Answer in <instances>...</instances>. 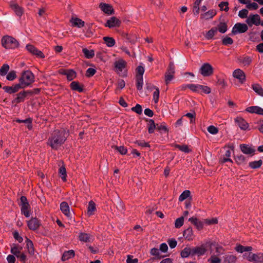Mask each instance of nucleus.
Returning <instances> with one entry per match:
<instances>
[{
    "instance_id": "1",
    "label": "nucleus",
    "mask_w": 263,
    "mask_h": 263,
    "mask_svg": "<svg viewBox=\"0 0 263 263\" xmlns=\"http://www.w3.org/2000/svg\"><path fill=\"white\" fill-rule=\"evenodd\" d=\"M67 133L64 129L55 130L48 140V145L52 149H58L65 141Z\"/></svg>"
},
{
    "instance_id": "2",
    "label": "nucleus",
    "mask_w": 263,
    "mask_h": 263,
    "mask_svg": "<svg viewBox=\"0 0 263 263\" xmlns=\"http://www.w3.org/2000/svg\"><path fill=\"white\" fill-rule=\"evenodd\" d=\"M34 81V76L33 73L30 70H26L22 72L18 84L22 89L31 85Z\"/></svg>"
},
{
    "instance_id": "3",
    "label": "nucleus",
    "mask_w": 263,
    "mask_h": 263,
    "mask_svg": "<svg viewBox=\"0 0 263 263\" xmlns=\"http://www.w3.org/2000/svg\"><path fill=\"white\" fill-rule=\"evenodd\" d=\"M208 248H210V251L213 248H214L215 249H216L218 252V245L214 242H211L210 241H206L200 246L193 249V253L197 254L199 256L202 255L206 252Z\"/></svg>"
},
{
    "instance_id": "4",
    "label": "nucleus",
    "mask_w": 263,
    "mask_h": 263,
    "mask_svg": "<svg viewBox=\"0 0 263 263\" xmlns=\"http://www.w3.org/2000/svg\"><path fill=\"white\" fill-rule=\"evenodd\" d=\"M2 46L6 49H13L19 46L18 42L13 37L5 35L1 39Z\"/></svg>"
},
{
    "instance_id": "5",
    "label": "nucleus",
    "mask_w": 263,
    "mask_h": 263,
    "mask_svg": "<svg viewBox=\"0 0 263 263\" xmlns=\"http://www.w3.org/2000/svg\"><path fill=\"white\" fill-rule=\"evenodd\" d=\"M243 257L249 261H253L255 263H263V254L262 253L252 254L251 252L245 253L243 254Z\"/></svg>"
},
{
    "instance_id": "6",
    "label": "nucleus",
    "mask_w": 263,
    "mask_h": 263,
    "mask_svg": "<svg viewBox=\"0 0 263 263\" xmlns=\"http://www.w3.org/2000/svg\"><path fill=\"white\" fill-rule=\"evenodd\" d=\"M221 247L218 246V252L215 249L216 254L214 252L213 249L210 251L211 256L208 259V263H220L221 261V258L219 257V255L221 254L220 249Z\"/></svg>"
},
{
    "instance_id": "7",
    "label": "nucleus",
    "mask_w": 263,
    "mask_h": 263,
    "mask_svg": "<svg viewBox=\"0 0 263 263\" xmlns=\"http://www.w3.org/2000/svg\"><path fill=\"white\" fill-rule=\"evenodd\" d=\"M246 22L249 26L253 25L258 26L260 24V17L258 14H250L247 17Z\"/></svg>"
},
{
    "instance_id": "8",
    "label": "nucleus",
    "mask_w": 263,
    "mask_h": 263,
    "mask_svg": "<svg viewBox=\"0 0 263 263\" xmlns=\"http://www.w3.org/2000/svg\"><path fill=\"white\" fill-rule=\"evenodd\" d=\"M115 71L118 74H120L121 72L124 69L126 66V62L122 59H120L114 62Z\"/></svg>"
},
{
    "instance_id": "9",
    "label": "nucleus",
    "mask_w": 263,
    "mask_h": 263,
    "mask_svg": "<svg viewBox=\"0 0 263 263\" xmlns=\"http://www.w3.org/2000/svg\"><path fill=\"white\" fill-rule=\"evenodd\" d=\"M200 73L204 77L211 76L213 72L212 66L209 63H204L200 68Z\"/></svg>"
},
{
    "instance_id": "10",
    "label": "nucleus",
    "mask_w": 263,
    "mask_h": 263,
    "mask_svg": "<svg viewBox=\"0 0 263 263\" xmlns=\"http://www.w3.org/2000/svg\"><path fill=\"white\" fill-rule=\"evenodd\" d=\"M233 77L238 80L239 82L243 84L246 80V76L245 73L242 70L238 68L235 69L233 72Z\"/></svg>"
},
{
    "instance_id": "11",
    "label": "nucleus",
    "mask_w": 263,
    "mask_h": 263,
    "mask_svg": "<svg viewBox=\"0 0 263 263\" xmlns=\"http://www.w3.org/2000/svg\"><path fill=\"white\" fill-rule=\"evenodd\" d=\"M248 29V26L243 23H236L232 29V33L234 34L238 33H242L247 31Z\"/></svg>"
},
{
    "instance_id": "12",
    "label": "nucleus",
    "mask_w": 263,
    "mask_h": 263,
    "mask_svg": "<svg viewBox=\"0 0 263 263\" xmlns=\"http://www.w3.org/2000/svg\"><path fill=\"white\" fill-rule=\"evenodd\" d=\"M121 21L115 16H112L108 19L104 26L109 28L119 27L121 25Z\"/></svg>"
},
{
    "instance_id": "13",
    "label": "nucleus",
    "mask_w": 263,
    "mask_h": 263,
    "mask_svg": "<svg viewBox=\"0 0 263 263\" xmlns=\"http://www.w3.org/2000/svg\"><path fill=\"white\" fill-rule=\"evenodd\" d=\"M175 73V67L172 63H170L168 68L166 72L165 76V80L166 84H168L174 77Z\"/></svg>"
},
{
    "instance_id": "14",
    "label": "nucleus",
    "mask_w": 263,
    "mask_h": 263,
    "mask_svg": "<svg viewBox=\"0 0 263 263\" xmlns=\"http://www.w3.org/2000/svg\"><path fill=\"white\" fill-rule=\"evenodd\" d=\"M99 7L102 11L107 15H111L115 13L113 7L110 4L101 3L99 5Z\"/></svg>"
},
{
    "instance_id": "15",
    "label": "nucleus",
    "mask_w": 263,
    "mask_h": 263,
    "mask_svg": "<svg viewBox=\"0 0 263 263\" xmlns=\"http://www.w3.org/2000/svg\"><path fill=\"white\" fill-rule=\"evenodd\" d=\"M26 49L29 52L32 54L35 55L39 58L42 59L45 58V55L43 53L32 45H27L26 46Z\"/></svg>"
},
{
    "instance_id": "16",
    "label": "nucleus",
    "mask_w": 263,
    "mask_h": 263,
    "mask_svg": "<svg viewBox=\"0 0 263 263\" xmlns=\"http://www.w3.org/2000/svg\"><path fill=\"white\" fill-rule=\"evenodd\" d=\"M27 225L30 230L35 231L39 228L41 223L37 218H32L27 221Z\"/></svg>"
},
{
    "instance_id": "17",
    "label": "nucleus",
    "mask_w": 263,
    "mask_h": 263,
    "mask_svg": "<svg viewBox=\"0 0 263 263\" xmlns=\"http://www.w3.org/2000/svg\"><path fill=\"white\" fill-rule=\"evenodd\" d=\"M60 210L63 214H64L67 217H71L70 207L66 202L63 201L61 203Z\"/></svg>"
},
{
    "instance_id": "18",
    "label": "nucleus",
    "mask_w": 263,
    "mask_h": 263,
    "mask_svg": "<svg viewBox=\"0 0 263 263\" xmlns=\"http://www.w3.org/2000/svg\"><path fill=\"white\" fill-rule=\"evenodd\" d=\"M252 57L248 55H243L238 59L239 64L242 66H248L252 63Z\"/></svg>"
},
{
    "instance_id": "19",
    "label": "nucleus",
    "mask_w": 263,
    "mask_h": 263,
    "mask_svg": "<svg viewBox=\"0 0 263 263\" xmlns=\"http://www.w3.org/2000/svg\"><path fill=\"white\" fill-rule=\"evenodd\" d=\"M246 110L250 113L263 115V108L258 106L249 107L246 108Z\"/></svg>"
},
{
    "instance_id": "20",
    "label": "nucleus",
    "mask_w": 263,
    "mask_h": 263,
    "mask_svg": "<svg viewBox=\"0 0 263 263\" xmlns=\"http://www.w3.org/2000/svg\"><path fill=\"white\" fill-rule=\"evenodd\" d=\"M21 89L22 88L18 84H16L12 86H4L3 87L5 91L10 94L16 92Z\"/></svg>"
},
{
    "instance_id": "21",
    "label": "nucleus",
    "mask_w": 263,
    "mask_h": 263,
    "mask_svg": "<svg viewBox=\"0 0 263 263\" xmlns=\"http://www.w3.org/2000/svg\"><path fill=\"white\" fill-rule=\"evenodd\" d=\"M11 8L15 12V14L19 16H21L23 14V9L17 4L14 2L10 3Z\"/></svg>"
},
{
    "instance_id": "22",
    "label": "nucleus",
    "mask_w": 263,
    "mask_h": 263,
    "mask_svg": "<svg viewBox=\"0 0 263 263\" xmlns=\"http://www.w3.org/2000/svg\"><path fill=\"white\" fill-rule=\"evenodd\" d=\"M62 74L66 76L67 79L68 81H71L76 77V72L72 69L64 70L62 72Z\"/></svg>"
},
{
    "instance_id": "23",
    "label": "nucleus",
    "mask_w": 263,
    "mask_h": 263,
    "mask_svg": "<svg viewBox=\"0 0 263 263\" xmlns=\"http://www.w3.org/2000/svg\"><path fill=\"white\" fill-rule=\"evenodd\" d=\"M235 122L237 123L238 126L242 130H246L248 129L249 125L248 123L242 118L237 117L235 120Z\"/></svg>"
},
{
    "instance_id": "24",
    "label": "nucleus",
    "mask_w": 263,
    "mask_h": 263,
    "mask_svg": "<svg viewBox=\"0 0 263 263\" xmlns=\"http://www.w3.org/2000/svg\"><path fill=\"white\" fill-rule=\"evenodd\" d=\"M23 248L18 245L13 244L11 248V253L16 257L22 252Z\"/></svg>"
},
{
    "instance_id": "25",
    "label": "nucleus",
    "mask_w": 263,
    "mask_h": 263,
    "mask_svg": "<svg viewBox=\"0 0 263 263\" xmlns=\"http://www.w3.org/2000/svg\"><path fill=\"white\" fill-rule=\"evenodd\" d=\"M72 25L78 28H82L85 25V22L78 17H72L70 20Z\"/></svg>"
},
{
    "instance_id": "26",
    "label": "nucleus",
    "mask_w": 263,
    "mask_h": 263,
    "mask_svg": "<svg viewBox=\"0 0 263 263\" xmlns=\"http://www.w3.org/2000/svg\"><path fill=\"white\" fill-rule=\"evenodd\" d=\"M241 152L245 154H253L254 150L248 145L241 144L240 145Z\"/></svg>"
},
{
    "instance_id": "27",
    "label": "nucleus",
    "mask_w": 263,
    "mask_h": 263,
    "mask_svg": "<svg viewBox=\"0 0 263 263\" xmlns=\"http://www.w3.org/2000/svg\"><path fill=\"white\" fill-rule=\"evenodd\" d=\"M96 211V207L95 203L91 200L88 203V206L87 208V214L89 216L94 214L95 212Z\"/></svg>"
},
{
    "instance_id": "28",
    "label": "nucleus",
    "mask_w": 263,
    "mask_h": 263,
    "mask_svg": "<svg viewBox=\"0 0 263 263\" xmlns=\"http://www.w3.org/2000/svg\"><path fill=\"white\" fill-rule=\"evenodd\" d=\"M29 93H31V92L28 91H23L19 92L17 95V97L15 99L16 102L20 103L24 101L26 97L29 95Z\"/></svg>"
},
{
    "instance_id": "29",
    "label": "nucleus",
    "mask_w": 263,
    "mask_h": 263,
    "mask_svg": "<svg viewBox=\"0 0 263 263\" xmlns=\"http://www.w3.org/2000/svg\"><path fill=\"white\" fill-rule=\"evenodd\" d=\"M231 152L230 150H227L221 158V162L222 163H226L227 162H232V160L231 159Z\"/></svg>"
},
{
    "instance_id": "30",
    "label": "nucleus",
    "mask_w": 263,
    "mask_h": 263,
    "mask_svg": "<svg viewBox=\"0 0 263 263\" xmlns=\"http://www.w3.org/2000/svg\"><path fill=\"white\" fill-rule=\"evenodd\" d=\"M21 213L26 217H29L30 216V211L29 204H25L21 206Z\"/></svg>"
},
{
    "instance_id": "31",
    "label": "nucleus",
    "mask_w": 263,
    "mask_h": 263,
    "mask_svg": "<svg viewBox=\"0 0 263 263\" xmlns=\"http://www.w3.org/2000/svg\"><path fill=\"white\" fill-rule=\"evenodd\" d=\"M200 87V85L199 84H189L185 85L183 86V88H189L191 91L194 92L198 93L199 88Z\"/></svg>"
},
{
    "instance_id": "32",
    "label": "nucleus",
    "mask_w": 263,
    "mask_h": 263,
    "mask_svg": "<svg viewBox=\"0 0 263 263\" xmlns=\"http://www.w3.org/2000/svg\"><path fill=\"white\" fill-rule=\"evenodd\" d=\"M189 220L195 224L199 230L201 229L203 227L204 223H205L204 222L200 221L193 217L189 218Z\"/></svg>"
},
{
    "instance_id": "33",
    "label": "nucleus",
    "mask_w": 263,
    "mask_h": 263,
    "mask_svg": "<svg viewBox=\"0 0 263 263\" xmlns=\"http://www.w3.org/2000/svg\"><path fill=\"white\" fill-rule=\"evenodd\" d=\"M216 14L214 10H209L201 15V17L202 19L209 20L212 18Z\"/></svg>"
},
{
    "instance_id": "34",
    "label": "nucleus",
    "mask_w": 263,
    "mask_h": 263,
    "mask_svg": "<svg viewBox=\"0 0 263 263\" xmlns=\"http://www.w3.org/2000/svg\"><path fill=\"white\" fill-rule=\"evenodd\" d=\"M70 87L73 90H76L79 92H82L83 91V86L77 81H73L70 84Z\"/></svg>"
},
{
    "instance_id": "35",
    "label": "nucleus",
    "mask_w": 263,
    "mask_h": 263,
    "mask_svg": "<svg viewBox=\"0 0 263 263\" xmlns=\"http://www.w3.org/2000/svg\"><path fill=\"white\" fill-rule=\"evenodd\" d=\"M74 256V252L73 250H69L65 252L62 257V259L63 261L67 260L69 258H72Z\"/></svg>"
},
{
    "instance_id": "36",
    "label": "nucleus",
    "mask_w": 263,
    "mask_h": 263,
    "mask_svg": "<svg viewBox=\"0 0 263 263\" xmlns=\"http://www.w3.org/2000/svg\"><path fill=\"white\" fill-rule=\"evenodd\" d=\"M183 236L186 239L188 240H192L193 238L192 229L189 228L184 230L183 232Z\"/></svg>"
},
{
    "instance_id": "37",
    "label": "nucleus",
    "mask_w": 263,
    "mask_h": 263,
    "mask_svg": "<svg viewBox=\"0 0 263 263\" xmlns=\"http://www.w3.org/2000/svg\"><path fill=\"white\" fill-rule=\"evenodd\" d=\"M103 40L107 46L109 47L114 46L116 43L115 40L111 37L105 36L103 38Z\"/></svg>"
},
{
    "instance_id": "38",
    "label": "nucleus",
    "mask_w": 263,
    "mask_h": 263,
    "mask_svg": "<svg viewBox=\"0 0 263 263\" xmlns=\"http://www.w3.org/2000/svg\"><path fill=\"white\" fill-rule=\"evenodd\" d=\"M262 164V161L261 160H259L249 162V166L252 169H256L259 168Z\"/></svg>"
},
{
    "instance_id": "39",
    "label": "nucleus",
    "mask_w": 263,
    "mask_h": 263,
    "mask_svg": "<svg viewBox=\"0 0 263 263\" xmlns=\"http://www.w3.org/2000/svg\"><path fill=\"white\" fill-rule=\"evenodd\" d=\"M26 248L28 250V252L29 254L31 255H32L34 254V248H33V245L32 242L28 239V238L26 239Z\"/></svg>"
},
{
    "instance_id": "40",
    "label": "nucleus",
    "mask_w": 263,
    "mask_h": 263,
    "mask_svg": "<svg viewBox=\"0 0 263 263\" xmlns=\"http://www.w3.org/2000/svg\"><path fill=\"white\" fill-rule=\"evenodd\" d=\"M217 32L216 28H213L210 29L205 35V37L207 40H211L213 38V36L216 34Z\"/></svg>"
},
{
    "instance_id": "41",
    "label": "nucleus",
    "mask_w": 263,
    "mask_h": 263,
    "mask_svg": "<svg viewBox=\"0 0 263 263\" xmlns=\"http://www.w3.org/2000/svg\"><path fill=\"white\" fill-rule=\"evenodd\" d=\"M237 252L243 253V252L251 251L252 249L251 247H243L240 245H237L235 248Z\"/></svg>"
},
{
    "instance_id": "42",
    "label": "nucleus",
    "mask_w": 263,
    "mask_h": 263,
    "mask_svg": "<svg viewBox=\"0 0 263 263\" xmlns=\"http://www.w3.org/2000/svg\"><path fill=\"white\" fill-rule=\"evenodd\" d=\"M236 257L233 255H227L224 258L223 263H235Z\"/></svg>"
},
{
    "instance_id": "43",
    "label": "nucleus",
    "mask_w": 263,
    "mask_h": 263,
    "mask_svg": "<svg viewBox=\"0 0 263 263\" xmlns=\"http://www.w3.org/2000/svg\"><path fill=\"white\" fill-rule=\"evenodd\" d=\"M85 57L87 59H91L95 55V52L93 50H88L87 48H83L82 50Z\"/></svg>"
},
{
    "instance_id": "44",
    "label": "nucleus",
    "mask_w": 263,
    "mask_h": 263,
    "mask_svg": "<svg viewBox=\"0 0 263 263\" xmlns=\"http://www.w3.org/2000/svg\"><path fill=\"white\" fill-rule=\"evenodd\" d=\"M90 238V235L87 233H81L79 235V239L81 241L85 242H89Z\"/></svg>"
},
{
    "instance_id": "45",
    "label": "nucleus",
    "mask_w": 263,
    "mask_h": 263,
    "mask_svg": "<svg viewBox=\"0 0 263 263\" xmlns=\"http://www.w3.org/2000/svg\"><path fill=\"white\" fill-rule=\"evenodd\" d=\"M186 200H192V197L189 190H185L182 192V202Z\"/></svg>"
},
{
    "instance_id": "46",
    "label": "nucleus",
    "mask_w": 263,
    "mask_h": 263,
    "mask_svg": "<svg viewBox=\"0 0 263 263\" xmlns=\"http://www.w3.org/2000/svg\"><path fill=\"white\" fill-rule=\"evenodd\" d=\"M157 125H155L154 121L151 119L149 120L148 123V133L150 134L153 133Z\"/></svg>"
},
{
    "instance_id": "47",
    "label": "nucleus",
    "mask_w": 263,
    "mask_h": 263,
    "mask_svg": "<svg viewBox=\"0 0 263 263\" xmlns=\"http://www.w3.org/2000/svg\"><path fill=\"white\" fill-rule=\"evenodd\" d=\"M218 6L220 8V10L221 11H224L226 12H227L229 10V3L227 2H220Z\"/></svg>"
},
{
    "instance_id": "48",
    "label": "nucleus",
    "mask_w": 263,
    "mask_h": 263,
    "mask_svg": "<svg viewBox=\"0 0 263 263\" xmlns=\"http://www.w3.org/2000/svg\"><path fill=\"white\" fill-rule=\"evenodd\" d=\"M143 77L136 76V87L138 90H141L143 86Z\"/></svg>"
},
{
    "instance_id": "49",
    "label": "nucleus",
    "mask_w": 263,
    "mask_h": 263,
    "mask_svg": "<svg viewBox=\"0 0 263 263\" xmlns=\"http://www.w3.org/2000/svg\"><path fill=\"white\" fill-rule=\"evenodd\" d=\"M10 69L9 66L7 64H4L0 68V75L5 76Z\"/></svg>"
},
{
    "instance_id": "50",
    "label": "nucleus",
    "mask_w": 263,
    "mask_h": 263,
    "mask_svg": "<svg viewBox=\"0 0 263 263\" xmlns=\"http://www.w3.org/2000/svg\"><path fill=\"white\" fill-rule=\"evenodd\" d=\"M211 90L209 87L205 85H200V87L199 88L198 93L203 92L206 94H209L211 92Z\"/></svg>"
},
{
    "instance_id": "51",
    "label": "nucleus",
    "mask_w": 263,
    "mask_h": 263,
    "mask_svg": "<svg viewBox=\"0 0 263 263\" xmlns=\"http://www.w3.org/2000/svg\"><path fill=\"white\" fill-rule=\"evenodd\" d=\"M253 89L258 95L263 96V89L260 85L257 84L253 85Z\"/></svg>"
},
{
    "instance_id": "52",
    "label": "nucleus",
    "mask_w": 263,
    "mask_h": 263,
    "mask_svg": "<svg viewBox=\"0 0 263 263\" xmlns=\"http://www.w3.org/2000/svg\"><path fill=\"white\" fill-rule=\"evenodd\" d=\"M217 29L220 33H224L227 31V26L226 24L221 23L218 25Z\"/></svg>"
},
{
    "instance_id": "53",
    "label": "nucleus",
    "mask_w": 263,
    "mask_h": 263,
    "mask_svg": "<svg viewBox=\"0 0 263 263\" xmlns=\"http://www.w3.org/2000/svg\"><path fill=\"white\" fill-rule=\"evenodd\" d=\"M59 173L61 175L62 180L65 182L66 181V172L64 166H62L60 168Z\"/></svg>"
},
{
    "instance_id": "54",
    "label": "nucleus",
    "mask_w": 263,
    "mask_h": 263,
    "mask_svg": "<svg viewBox=\"0 0 263 263\" xmlns=\"http://www.w3.org/2000/svg\"><path fill=\"white\" fill-rule=\"evenodd\" d=\"M154 88L155 90L153 93V100L155 103H157L159 101L160 91L158 87H154Z\"/></svg>"
},
{
    "instance_id": "55",
    "label": "nucleus",
    "mask_w": 263,
    "mask_h": 263,
    "mask_svg": "<svg viewBox=\"0 0 263 263\" xmlns=\"http://www.w3.org/2000/svg\"><path fill=\"white\" fill-rule=\"evenodd\" d=\"M182 76L185 81H190L195 77L194 74L192 72H185L182 74Z\"/></svg>"
},
{
    "instance_id": "56",
    "label": "nucleus",
    "mask_w": 263,
    "mask_h": 263,
    "mask_svg": "<svg viewBox=\"0 0 263 263\" xmlns=\"http://www.w3.org/2000/svg\"><path fill=\"white\" fill-rule=\"evenodd\" d=\"M113 147L117 150L121 155H125L127 152V148L123 146H114Z\"/></svg>"
},
{
    "instance_id": "57",
    "label": "nucleus",
    "mask_w": 263,
    "mask_h": 263,
    "mask_svg": "<svg viewBox=\"0 0 263 263\" xmlns=\"http://www.w3.org/2000/svg\"><path fill=\"white\" fill-rule=\"evenodd\" d=\"M16 78V71L14 70L10 71L7 75V79L9 81H13Z\"/></svg>"
},
{
    "instance_id": "58",
    "label": "nucleus",
    "mask_w": 263,
    "mask_h": 263,
    "mask_svg": "<svg viewBox=\"0 0 263 263\" xmlns=\"http://www.w3.org/2000/svg\"><path fill=\"white\" fill-rule=\"evenodd\" d=\"M193 252V250H192L190 248H185L182 251V257H187L189 255Z\"/></svg>"
},
{
    "instance_id": "59",
    "label": "nucleus",
    "mask_w": 263,
    "mask_h": 263,
    "mask_svg": "<svg viewBox=\"0 0 263 263\" xmlns=\"http://www.w3.org/2000/svg\"><path fill=\"white\" fill-rule=\"evenodd\" d=\"M208 131L212 135H215L218 133V129L213 125H211L208 127Z\"/></svg>"
},
{
    "instance_id": "60",
    "label": "nucleus",
    "mask_w": 263,
    "mask_h": 263,
    "mask_svg": "<svg viewBox=\"0 0 263 263\" xmlns=\"http://www.w3.org/2000/svg\"><path fill=\"white\" fill-rule=\"evenodd\" d=\"M248 14V11L247 9H243L240 10L238 12V16L242 18L247 17Z\"/></svg>"
},
{
    "instance_id": "61",
    "label": "nucleus",
    "mask_w": 263,
    "mask_h": 263,
    "mask_svg": "<svg viewBox=\"0 0 263 263\" xmlns=\"http://www.w3.org/2000/svg\"><path fill=\"white\" fill-rule=\"evenodd\" d=\"M218 222L217 219L216 218H212L210 219H206L204 220V222L205 224L210 225L217 223Z\"/></svg>"
},
{
    "instance_id": "62",
    "label": "nucleus",
    "mask_w": 263,
    "mask_h": 263,
    "mask_svg": "<svg viewBox=\"0 0 263 263\" xmlns=\"http://www.w3.org/2000/svg\"><path fill=\"white\" fill-rule=\"evenodd\" d=\"M247 8L249 10H256L258 8V6L256 3L249 2L246 6Z\"/></svg>"
},
{
    "instance_id": "63",
    "label": "nucleus",
    "mask_w": 263,
    "mask_h": 263,
    "mask_svg": "<svg viewBox=\"0 0 263 263\" xmlns=\"http://www.w3.org/2000/svg\"><path fill=\"white\" fill-rule=\"evenodd\" d=\"M233 43V40L230 37L226 36L222 39V44L225 45H231Z\"/></svg>"
},
{
    "instance_id": "64",
    "label": "nucleus",
    "mask_w": 263,
    "mask_h": 263,
    "mask_svg": "<svg viewBox=\"0 0 263 263\" xmlns=\"http://www.w3.org/2000/svg\"><path fill=\"white\" fill-rule=\"evenodd\" d=\"M136 71H137V74L136 76L137 77H143V74L144 72V67L141 66H139L136 68Z\"/></svg>"
}]
</instances>
